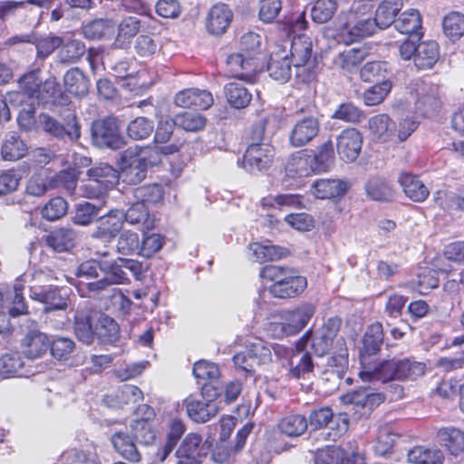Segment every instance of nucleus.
<instances>
[{
    "instance_id": "62",
    "label": "nucleus",
    "mask_w": 464,
    "mask_h": 464,
    "mask_svg": "<svg viewBox=\"0 0 464 464\" xmlns=\"http://www.w3.org/2000/svg\"><path fill=\"white\" fill-rule=\"evenodd\" d=\"M24 368V361L18 352H11L0 358V375L4 378L17 374Z\"/></svg>"
},
{
    "instance_id": "34",
    "label": "nucleus",
    "mask_w": 464,
    "mask_h": 464,
    "mask_svg": "<svg viewBox=\"0 0 464 464\" xmlns=\"http://www.w3.org/2000/svg\"><path fill=\"white\" fill-rule=\"evenodd\" d=\"M438 442L452 455H459L464 450V432L454 427H447L437 432Z\"/></svg>"
},
{
    "instance_id": "64",
    "label": "nucleus",
    "mask_w": 464,
    "mask_h": 464,
    "mask_svg": "<svg viewBox=\"0 0 464 464\" xmlns=\"http://www.w3.org/2000/svg\"><path fill=\"white\" fill-rule=\"evenodd\" d=\"M337 9L334 0H317L312 9V18L315 23L328 22Z\"/></svg>"
},
{
    "instance_id": "28",
    "label": "nucleus",
    "mask_w": 464,
    "mask_h": 464,
    "mask_svg": "<svg viewBox=\"0 0 464 464\" xmlns=\"http://www.w3.org/2000/svg\"><path fill=\"white\" fill-rule=\"evenodd\" d=\"M111 441L115 450L124 459L130 462H139L141 459V454L138 450L133 438L125 431H117L111 438Z\"/></svg>"
},
{
    "instance_id": "7",
    "label": "nucleus",
    "mask_w": 464,
    "mask_h": 464,
    "mask_svg": "<svg viewBox=\"0 0 464 464\" xmlns=\"http://www.w3.org/2000/svg\"><path fill=\"white\" fill-rule=\"evenodd\" d=\"M290 53L296 77L302 82L311 81L315 74L311 39L304 34L294 37Z\"/></svg>"
},
{
    "instance_id": "10",
    "label": "nucleus",
    "mask_w": 464,
    "mask_h": 464,
    "mask_svg": "<svg viewBox=\"0 0 464 464\" xmlns=\"http://www.w3.org/2000/svg\"><path fill=\"white\" fill-rule=\"evenodd\" d=\"M92 140L98 147L117 150L124 144L117 120L112 117L95 121L92 126Z\"/></svg>"
},
{
    "instance_id": "19",
    "label": "nucleus",
    "mask_w": 464,
    "mask_h": 464,
    "mask_svg": "<svg viewBox=\"0 0 464 464\" xmlns=\"http://www.w3.org/2000/svg\"><path fill=\"white\" fill-rule=\"evenodd\" d=\"M415 92L417 109L424 115H431L440 108L439 89L436 85L420 82Z\"/></svg>"
},
{
    "instance_id": "59",
    "label": "nucleus",
    "mask_w": 464,
    "mask_h": 464,
    "mask_svg": "<svg viewBox=\"0 0 464 464\" xmlns=\"http://www.w3.org/2000/svg\"><path fill=\"white\" fill-rule=\"evenodd\" d=\"M140 249V237L136 232L122 230L117 238L116 250L122 256L138 253Z\"/></svg>"
},
{
    "instance_id": "6",
    "label": "nucleus",
    "mask_w": 464,
    "mask_h": 464,
    "mask_svg": "<svg viewBox=\"0 0 464 464\" xmlns=\"http://www.w3.org/2000/svg\"><path fill=\"white\" fill-rule=\"evenodd\" d=\"M315 314V306L303 303L291 310L283 312L282 321L269 324V332L276 338L296 334L304 329Z\"/></svg>"
},
{
    "instance_id": "46",
    "label": "nucleus",
    "mask_w": 464,
    "mask_h": 464,
    "mask_svg": "<svg viewBox=\"0 0 464 464\" xmlns=\"http://www.w3.org/2000/svg\"><path fill=\"white\" fill-rule=\"evenodd\" d=\"M408 459L412 464H442L444 456L440 450L417 446L409 450Z\"/></svg>"
},
{
    "instance_id": "8",
    "label": "nucleus",
    "mask_w": 464,
    "mask_h": 464,
    "mask_svg": "<svg viewBox=\"0 0 464 464\" xmlns=\"http://www.w3.org/2000/svg\"><path fill=\"white\" fill-rule=\"evenodd\" d=\"M23 337L20 346L23 354L30 360H35L44 355L50 347L48 335L43 333L35 321L25 320L21 324Z\"/></svg>"
},
{
    "instance_id": "52",
    "label": "nucleus",
    "mask_w": 464,
    "mask_h": 464,
    "mask_svg": "<svg viewBox=\"0 0 464 464\" xmlns=\"http://www.w3.org/2000/svg\"><path fill=\"white\" fill-rule=\"evenodd\" d=\"M308 427L307 420L300 414L288 415L278 422V429L288 437H299Z\"/></svg>"
},
{
    "instance_id": "2",
    "label": "nucleus",
    "mask_w": 464,
    "mask_h": 464,
    "mask_svg": "<svg viewBox=\"0 0 464 464\" xmlns=\"http://www.w3.org/2000/svg\"><path fill=\"white\" fill-rule=\"evenodd\" d=\"M20 91L6 93V99L12 106L22 105L25 99L37 101L38 103H54L60 97L61 90L55 78H48L44 82L39 77L38 72L24 75L19 81Z\"/></svg>"
},
{
    "instance_id": "60",
    "label": "nucleus",
    "mask_w": 464,
    "mask_h": 464,
    "mask_svg": "<svg viewBox=\"0 0 464 464\" xmlns=\"http://www.w3.org/2000/svg\"><path fill=\"white\" fill-rule=\"evenodd\" d=\"M80 173L76 168L62 170L52 179L50 185L53 188H63L72 194L76 188Z\"/></svg>"
},
{
    "instance_id": "18",
    "label": "nucleus",
    "mask_w": 464,
    "mask_h": 464,
    "mask_svg": "<svg viewBox=\"0 0 464 464\" xmlns=\"http://www.w3.org/2000/svg\"><path fill=\"white\" fill-rule=\"evenodd\" d=\"M362 138L359 130L349 128L337 138V151L342 160L345 161L355 160L361 151Z\"/></svg>"
},
{
    "instance_id": "37",
    "label": "nucleus",
    "mask_w": 464,
    "mask_h": 464,
    "mask_svg": "<svg viewBox=\"0 0 464 464\" xmlns=\"http://www.w3.org/2000/svg\"><path fill=\"white\" fill-rule=\"evenodd\" d=\"M285 170L291 177H306L314 174L311 154L304 150L294 153L287 160Z\"/></svg>"
},
{
    "instance_id": "47",
    "label": "nucleus",
    "mask_w": 464,
    "mask_h": 464,
    "mask_svg": "<svg viewBox=\"0 0 464 464\" xmlns=\"http://www.w3.org/2000/svg\"><path fill=\"white\" fill-rule=\"evenodd\" d=\"M98 338L107 343H114L120 337V327L110 316L100 314L95 325V333Z\"/></svg>"
},
{
    "instance_id": "48",
    "label": "nucleus",
    "mask_w": 464,
    "mask_h": 464,
    "mask_svg": "<svg viewBox=\"0 0 464 464\" xmlns=\"http://www.w3.org/2000/svg\"><path fill=\"white\" fill-rule=\"evenodd\" d=\"M46 244L56 252H66L75 245V233L70 229H57L46 237Z\"/></svg>"
},
{
    "instance_id": "57",
    "label": "nucleus",
    "mask_w": 464,
    "mask_h": 464,
    "mask_svg": "<svg viewBox=\"0 0 464 464\" xmlns=\"http://www.w3.org/2000/svg\"><path fill=\"white\" fill-rule=\"evenodd\" d=\"M113 33L111 21L106 19H95L82 27L83 35L91 40H101Z\"/></svg>"
},
{
    "instance_id": "54",
    "label": "nucleus",
    "mask_w": 464,
    "mask_h": 464,
    "mask_svg": "<svg viewBox=\"0 0 464 464\" xmlns=\"http://www.w3.org/2000/svg\"><path fill=\"white\" fill-rule=\"evenodd\" d=\"M130 431L134 440L141 445H150L156 440V431L148 420H133L130 424Z\"/></svg>"
},
{
    "instance_id": "4",
    "label": "nucleus",
    "mask_w": 464,
    "mask_h": 464,
    "mask_svg": "<svg viewBox=\"0 0 464 464\" xmlns=\"http://www.w3.org/2000/svg\"><path fill=\"white\" fill-rule=\"evenodd\" d=\"M426 366L422 362H412L409 359L384 361L372 371H363L360 373L363 381L378 380L382 382L406 379L414 380L425 372Z\"/></svg>"
},
{
    "instance_id": "56",
    "label": "nucleus",
    "mask_w": 464,
    "mask_h": 464,
    "mask_svg": "<svg viewBox=\"0 0 464 464\" xmlns=\"http://www.w3.org/2000/svg\"><path fill=\"white\" fill-rule=\"evenodd\" d=\"M369 128L375 137L386 140L394 134L395 123L387 114H379L370 119Z\"/></svg>"
},
{
    "instance_id": "31",
    "label": "nucleus",
    "mask_w": 464,
    "mask_h": 464,
    "mask_svg": "<svg viewBox=\"0 0 464 464\" xmlns=\"http://www.w3.org/2000/svg\"><path fill=\"white\" fill-rule=\"evenodd\" d=\"M368 199L372 201H393L396 191L393 187L384 179L372 178L364 186Z\"/></svg>"
},
{
    "instance_id": "36",
    "label": "nucleus",
    "mask_w": 464,
    "mask_h": 464,
    "mask_svg": "<svg viewBox=\"0 0 464 464\" xmlns=\"http://www.w3.org/2000/svg\"><path fill=\"white\" fill-rule=\"evenodd\" d=\"M402 7V0H383L375 12V17L372 19L376 26L381 29L389 27L392 24H395V16Z\"/></svg>"
},
{
    "instance_id": "24",
    "label": "nucleus",
    "mask_w": 464,
    "mask_h": 464,
    "mask_svg": "<svg viewBox=\"0 0 464 464\" xmlns=\"http://www.w3.org/2000/svg\"><path fill=\"white\" fill-rule=\"evenodd\" d=\"M43 276L42 272H26L16 278L14 284L13 307L9 310L10 315L18 316L27 313V306L23 296L24 286L34 279L40 281Z\"/></svg>"
},
{
    "instance_id": "39",
    "label": "nucleus",
    "mask_w": 464,
    "mask_h": 464,
    "mask_svg": "<svg viewBox=\"0 0 464 464\" xmlns=\"http://www.w3.org/2000/svg\"><path fill=\"white\" fill-rule=\"evenodd\" d=\"M267 72L271 78L279 82H286L291 77V63L286 54L274 53L267 64Z\"/></svg>"
},
{
    "instance_id": "11",
    "label": "nucleus",
    "mask_w": 464,
    "mask_h": 464,
    "mask_svg": "<svg viewBox=\"0 0 464 464\" xmlns=\"http://www.w3.org/2000/svg\"><path fill=\"white\" fill-rule=\"evenodd\" d=\"M333 411L330 408H321L313 411L309 415V422L313 429H324L321 435L326 440L335 441L348 428V421L342 419V424L333 420Z\"/></svg>"
},
{
    "instance_id": "61",
    "label": "nucleus",
    "mask_w": 464,
    "mask_h": 464,
    "mask_svg": "<svg viewBox=\"0 0 464 464\" xmlns=\"http://www.w3.org/2000/svg\"><path fill=\"white\" fill-rule=\"evenodd\" d=\"M177 127L186 131H198L206 125V119L198 112H183L177 114L174 118Z\"/></svg>"
},
{
    "instance_id": "22",
    "label": "nucleus",
    "mask_w": 464,
    "mask_h": 464,
    "mask_svg": "<svg viewBox=\"0 0 464 464\" xmlns=\"http://www.w3.org/2000/svg\"><path fill=\"white\" fill-rule=\"evenodd\" d=\"M233 19V13L225 4L213 5L207 16L206 26L208 33L215 35L226 32Z\"/></svg>"
},
{
    "instance_id": "13",
    "label": "nucleus",
    "mask_w": 464,
    "mask_h": 464,
    "mask_svg": "<svg viewBox=\"0 0 464 464\" xmlns=\"http://www.w3.org/2000/svg\"><path fill=\"white\" fill-rule=\"evenodd\" d=\"M38 123L44 132L57 139L63 140L67 138L72 141H75L81 135L80 126L74 116L64 126L49 114L41 113L38 116Z\"/></svg>"
},
{
    "instance_id": "45",
    "label": "nucleus",
    "mask_w": 464,
    "mask_h": 464,
    "mask_svg": "<svg viewBox=\"0 0 464 464\" xmlns=\"http://www.w3.org/2000/svg\"><path fill=\"white\" fill-rule=\"evenodd\" d=\"M334 160V150L332 141L328 140L322 144L317 152L311 154V160L314 167V174L328 171Z\"/></svg>"
},
{
    "instance_id": "17",
    "label": "nucleus",
    "mask_w": 464,
    "mask_h": 464,
    "mask_svg": "<svg viewBox=\"0 0 464 464\" xmlns=\"http://www.w3.org/2000/svg\"><path fill=\"white\" fill-rule=\"evenodd\" d=\"M128 273L124 270L119 258L111 264L105 263L103 268V276L97 281L87 284V288L91 292H100L111 285H120L129 283Z\"/></svg>"
},
{
    "instance_id": "1",
    "label": "nucleus",
    "mask_w": 464,
    "mask_h": 464,
    "mask_svg": "<svg viewBox=\"0 0 464 464\" xmlns=\"http://www.w3.org/2000/svg\"><path fill=\"white\" fill-rule=\"evenodd\" d=\"M342 321L334 316L328 318L323 325L317 329L312 338V349L314 353L322 357L329 354L328 363L334 367L333 381L336 382L339 374L348 369V349L343 337L338 335Z\"/></svg>"
},
{
    "instance_id": "20",
    "label": "nucleus",
    "mask_w": 464,
    "mask_h": 464,
    "mask_svg": "<svg viewBox=\"0 0 464 464\" xmlns=\"http://www.w3.org/2000/svg\"><path fill=\"white\" fill-rule=\"evenodd\" d=\"M347 182L338 179H320L311 186L312 194L321 200L340 199L348 190Z\"/></svg>"
},
{
    "instance_id": "12",
    "label": "nucleus",
    "mask_w": 464,
    "mask_h": 464,
    "mask_svg": "<svg viewBox=\"0 0 464 464\" xmlns=\"http://www.w3.org/2000/svg\"><path fill=\"white\" fill-rule=\"evenodd\" d=\"M341 401L343 404L353 405L360 414H365L379 406L384 401V396L367 386L343 394Z\"/></svg>"
},
{
    "instance_id": "58",
    "label": "nucleus",
    "mask_w": 464,
    "mask_h": 464,
    "mask_svg": "<svg viewBox=\"0 0 464 464\" xmlns=\"http://www.w3.org/2000/svg\"><path fill=\"white\" fill-rule=\"evenodd\" d=\"M154 130V122L146 117H137L127 127L128 136L135 140L149 138Z\"/></svg>"
},
{
    "instance_id": "41",
    "label": "nucleus",
    "mask_w": 464,
    "mask_h": 464,
    "mask_svg": "<svg viewBox=\"0 0 464 464\" xmlns=\"http://www.w3.org/2000/svg\"><path fill=\"white\" fill-rule=\"evenodd\" d=\"M247 249L251 252L252 257L258 263H265L280 259L285 255V249L278 246L254 242L250 243Z\"/></svg>"
},
{
    "instance_id": "43",
    "label": "nucleus",
    "mask_w": 464,
    "mask_h": 464,
    "mask_svg": "<svg viewBox=\"0 0 464 464\" xmlns=\"http://www.w3.org/2000/svg\"><path fill=\"white\" fill-rule=\"evenodd\" d=\"M63 82L66 92L75 96L88 92L89 80L79 68H72L64 74Z\"/></svg>"
},
{
    "instance_id": "27",
    "label": "nucleus",
    "mask_w": 464,
    "mask_h": 464,
    "mask_svg": "<svg viewBox=\"0 0 464 464\" xmlns=\"http://www.w3.org/2000/svg\"><path fill=\"white\" fill-rule=\"evenodd\" d=\"M180 143L171 142L166 145H157L151 148L140 149L139 153L135 152L138 159L141 160L144 167L157 166L161 162L162 156H168L179 151Z\"/></svg>"
},
{
    "instance_id": "32",
    "label": "nucleus",
    "mask_w": 464,
    "mask_h": 464,
    "mask_svg": "<svg viewBox=\"0 0 464 464\" xmlns=\"http://www.w3.org/2000/svg\"><path fill=\"white\" fill-rule=\"evenodd\" d=\"M383 343V328L381 323L370 325L362 339L361 358L364 362L367 357L376 354Z\"/></svg>"
},
{
    "instance_id": "25",
    "label": "nucleus",
    "mask_w": 464,
    "mask_h": 464,
    "mask_svg": "<svg viewBox=\"0 0 464 464\" xmlns=\"http://www.w3.org/2000/svg\"><path fill=\"white\" fill-rule=\"evenodd\" d=\"M30 297L45 304L44 312L65 310L68 306L67 299L63 297L58 288L37 290L35 285L30 286Z\"/></svg>"
},
{
    "instance_id": "53",
    "label": "nucleus",
    "mask_w": 464,
    "mask_h": 464,
    "mask_svg": "<svg viewBox=\"0 0 464 464\" xmlns=\"http://www.w3.org/2000/svg\"><path fill=\"white\" fill-rule=\"evenodd\" d=\"M87 174L91 179L98 181L100 185L109 188H112L119 180V170L117 171L106 163H101L91 168L88 169Z\"/></svg>"
},
{
    "instance_id": "42",
    "label": "nucleus",
    "mask_w": 464,
    "mask_h": 464,
    "mask_svg": "<svg viewBox=\"0 0 464 464\" xmlns=\"http://www.w3.org/2000/svg\"><path fill=\"white\" fill-rule=\"evenodd\" d=\"M140 21L135 16L124 17L118 24V34L114 42L116 47L126 48L131 39L140 32Z\"/></svg>"
},
{
    "instance_id": "63",
    "label": "nucleus",
    "mask_w": 464,
    "mask_h": 464,
    "mask_svg": "<svg viewBox=\"0 0 464 464\" xmlns=\"http://www.w3.org/2000/svg\"><path fill=\"white\" fill-rule=\"evenodd\" d=\"M165 244V237L160 234L144 235L138 254L145 258L152 257Z\"/></svg>"
},
{
    "instance_id": "23",
    "label": "nucleus",
    "mask_w": 464,
    "mask_h": 464,
    "mask_svg": "<svg viewBox=\"0 0 464 464\" xmlns=\"http://www.w3.org/2000/svg\"><path fill=\"white\" fill-rule=\"evenodd\" d=\"M212 94L206 90L186 89L175 96V103L183 108L195 107L207 110L213 104Z\"/></svg>"
},
{
    "instance_id": "21",
    "label": "nucleus",
    "mask_w": 464,
    "mask_h": 464,
    "mask_svg": "<svg viewBox=\"0 0 464 464\" xmlns=\"http://www.w3.org/2000/svg\"><path fill=\"white\" fill-rule=\"evenodd\" d=\"M147 169L141 160L138 159L132 152L126 151L121 158V171H119V179L128 184H136L144 179Z\"/></svg>"
},
{
    "instance_id": "3",
    "label": "nucleus",
    "mask_w": 464,
    "mask_h": 464,
    "mask_svg": "<svg viewBox=\"0 0 464 464\" xmlns=\"http://www.w3.org/2000/svg\"><path fill=\"white\" fill-rule=\"evenodd\" d=\"M337 19V32L325 28L324 34L326 38H334L338 43L346 45L372 35L377 27L376 23L369 14L356 12L353 9L342 12Z\"/></svg>"
},
{
    "instance_id": "40",
    "label": "nucleus",
    "mask_w": 464,
    "mask_h": 464,
    "mask_svg": "<svg viewBox=\"0 0 464 464\" xmlns=\"http://www.w3.org/2000/svg\"><path fill=\"white\" fill-rule=\"evenodd\" d=\"M439 58L440 48L435 41H424L418 44L414 63L419 69L431 68Z\"/></svg>"
},
{
    "instance_id": "5",
    "label": "nucleus",
    "mask_w": 464,
    "mask_h": 464,
    "mask_svg": "<svg viewBox=\"0 0 464 464\" xmlns=\"http://www.w3.org/2000/svg\"><path fill=\"white\" fill-rule=\"evenodd\" d=\"M220 396V388L212 383L203 384L198 398L189 397L185 401L188 416L198 423L208 421L218 412L217 400Z\"/></svg>"
},
{
    "instance_id": "33",
    "label": "nucleus",
    "mask_w": 464,
    "mask_h": 464,
    "mask_svg": "<svg viewBox=\"0 0 464 464\" xmlns=\"http://www.w3.org/2000/svg\"><path fill=\"white\" fill-rule=\"evenodd\" d=\"M27 150V145L16 132L5 134L1 146V155L5 160H18L26 155Z\"/></svg>"
},
{
    "instance_id": "30",
    "label": "nucleus",
    "mask_w": 464,
    "mask_h": 464,
    "mask_svg": "<svg viewBox=\"0 0 464 464\" xmlns=\"http://www.w3.org/2000/svg\"><path fill=\"white\" fill-rule=\"evenodd\" d=\"M399 183L402 187L406 196L413 201L422 202L428 198L430 191L423 182L410 172L400 175Z\"/></svg>"
},
{
    "instance_id": "35",
    "label": "nucleus",
    "mask_w": 464,
    "mask_h": 464,
    "mask_svg": "<svg viewBox=\"0 0 464 464\" xmlns=\"http://www.w3.org/2000/svg\"><path fill=\"white\" fill-rule=\"evenodd\" d=\"M172 189L170 187L151 184L138 188L135 190L138 201L136 203H160V201L171 200Z\"/></svg>"
},
{
    "instance_id": "55",
    "label": "nucleus",
    "mask_w": 464,
    "mask_h": 464,
    "mask_svg": "<svg viewBox=\"0 0 464 464\" xmlns=\"http://www.w3.org/2000/svg\"><path fill=\"white\" fill-rule=\"evenodd\" d=\"M445 35L452 42L458 41L464 35V14L451 12L447 14L442 23Z\"/></svg>"
},
{
    "instance_id": "14",
    "label": "nucleus",
    "mask_w": 464,
    "mask_h": 464,
    "mask_svg": "<svg viewBox=\"0 0 464 464\" xmlns=\"http://www.w3.org/2000/svg\"><path fill=\"white\" fill-rule=\"evenodd\" d=\"M227 65L231 77L248 82H254V73L258 69L257 57L246 56L241 52L230 54Z\"/></svg>"
},
{
    "instance_id": "44",
    "label": "nucleus",
    "mask_w": 464,
    "mask_h": 464,
    "mask_svg": "<svg viewBox=\"0 0 464 464\" xmlns=\"http://www.w3.org/2000/svg\"><path fill=\"white\" fill-rule=\"evenodd\" d=\"M92 315L89 311L77 310L74 316V332L77 338L86 343H92L95 327H92Z\"/></svg>"
},
{
    "instance_id": "9",
    "label": "nucleus",
    "mask_w": 464,
    "mask_h": 464,
    "mask_svg": "<svg viewBox=\"0 0 464 464\" xmlns=\"http://www.w3.org/2000/svg\"><path fill=\"white\" fill-rule=\"evenodd\" d=\"M276 149L269 143L251 142L246 148L242 167L248 172L266 171L274 163Z\"/></svg>"
},
{
    "instance_id": "16",
    "label": "nucleus",
    "mask_w": 464,
    "mask_h": 464,
    "mask_svg": "<svg viewBox=\"0 0 464 464\" xmlns=\"http://www.w3.org/2000/svg\"><path fill=\"white\" fill-rule=\"evenodd\" d=\"M278 284H272L269 287V293L277 298L295 297L300 295L307 286V281L304 276H301L293 269L288 270Z\"/></svg>"
},
{
    "instance_id": "49",
    "label": "nucleus",
    "mask_w": 464,
    "mask_h": 464,
    "mask_svg": "<svg viewBox=\"0 0 464 464\" xmlns=\"http://www.w3.org/2000/svg\"><path fill=\"white\" fill-rule=\"evenodd\" d=\"M125 220L131 225H141L145 230L154 228L156 218L150 215L146 205H131L124 214Z\"/></svg>"
},
{
    "instance_id": "50",
    "label": "nucleus",
    "mask_w": 464,
    "mask_h": 464,
    "mask_svg": "<svg viewBox=\"0 0 464 464\" xmlns=\"http://www.w3.org/2000/svg\"><path fill=\"white\" fill-rule=\"evenodd\" d=\"M85 44L79 40H70L63 43L57 57L61 63L70 64L77 63L85 53Z\"/></svg>"
},
{
    "instance_id": "29",
    "label": "nucleus",
    "mask_w": 464,
    "mask_h": 464,
    "mask_svg": "<svg viewBox=\"0 0 464 464\" xmlns=\"http://www.w3.org/2000/svg\"><path fill=\"white\" fill-rule=\"evenodd\" d=\"M310 334L311 332H307L299 340L297 343V349L299 351L293 355L290 361V372L295 378H299L304 373L311 372L314 369V363L310 353L302 351V349L304 347V343L307 341Z\"/></svg>"
},
{
    "instance_id": "38",
    "label": "nucleus",
    "mask_w": 464,
    "mask_h": 464,
    "mask_svg": "<svg viewBox=\"0 0 464 464\" xmlns=\"http://www.w3.org/2000/svg\"><path fill=\"white\" fill-rule=\"evenodd\" d=\"M224 93L229 105L236 109L247 107L252 100L251 92L238 82H231L226 84Z\"/></svg>"
},
{
    "instance_id": "26",
    "label": "nucleus",
    "mask_w": 464,
    "mask_h": 464,
    "mask_svg": "<svg viewBox=\"0 0 464 464\" xmlns=\"http://www.w3.org/2000/svg\"><path fill=\"white\" fill-rule=\"evenodd\" d=\"M421 23L420 12L417 9H410L399 16L394 26L401 34L420 40L423 35Z\"/></svg>"
},
{
    "instance_id": "51",
    "label": "nucleus",
    "mask_w": 464,
    "mask_h": 464,
    "mask_svg": "<svg viewBox=\"0 0 464 464\" xmlns=\"http://www.w3.org/2000/svg\"><path fill=\"white\" fill-rule=\"evenodd\" d=\"M366 51L362 48H351L341 52L334 58V63L336 67L346 72H352L362 63L366 56Z\"/></svg>"
},
{
    "instance_id": "15",
    "label": "nucleus",
    "mask_w": 464,
    "mask_h": 464,
    "mask_svg": "<svg viewBox=\"0 0 464 464\" xmlns=\"http://www.w3.org/2000/svg\"><path fill=\"white\" fill-rule=\"evenodd\" d=\"M320 122L314 116L297 120L289 132V143L292 147H302L309 143L319 132Z\"/></svg>"
}]
</instances>
